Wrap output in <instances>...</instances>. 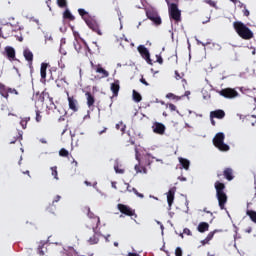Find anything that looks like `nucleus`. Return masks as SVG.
<instances>
[{
	"label": "nucleus",
	"mask_w": 256,
	"mask_h": 256,
	"mask_svg": "<svg viewBox=\"0 0 256 256\" xmlns=\"http://www.w3.org/2000/svg\"><path fill=\"white\" fill-rule=\"evenodd\" d=\"M233 27L236 33L239 35V37H241V39H244L245 41H249V39H253V36H254L253 31H251L249 27L245 25V23L241 21H235L233 23Z\"/></svg>",
	"instance_id": "f257e3e1"
},
{
	"label": "nucleus",
	"mask_w": 256,
	"mask_h": 256,
	"mask_svg": "<svg viewBox=\"0 0 256 256\" xmlns=\"http://www.w3.org/2000/svg\"><path fill=\"white\" fill-rule=\"evenodd\" d=\"M216 197L218 199L220 209H225L227 203V194L225 193V184L221 182L215 183Z\"/></svg>",
	"instance_id": "f03ea898"
},
{
	"label": "nucleus",
	"mask_w": 256,
	"mask_h": 256,
	"mask_svg": "<svg viewBox=\"0 0 256 256\" xmlns=\"http://www.w3.org/2000/svg\"><path fill=\"white\" fill-rule=\"evenodd\" d=\"M213 144L219 149V151H229L230 147L225 143V134L218 132L213 138Z\"/></svg>",
	"instance_id": "7ed1b4c3"
},
{
	"label": "nucleus",
	"mask_w": 256,
	"mask_h": 256,
	"mask_svg": "<svg viewBox=\"0 0 256 256\" xmlns=\"http://www.w3.org/2000/svg\"><path fill=\"white\" fill-rule=\"evenodd\" d=\"M168 11H169L170 19H173L177 23L181 21V10H179V6H177V4L175 3L169 4L168 2Z\"/></svg>",
	"instance_id": "20e7f679"
},
{
	"label": "nucleus",
	"mask_w": 256,
	"mask_h": 256,
	"mask_svg": "<svg viewBox=\"0 0 256 256\" xmlns=\"http://www.w3.org/2000/svg\"><path fill=\"white\" fill-rule=\"evenodd\" d=\"M146 16L152 23L156 26L161 25L162 20L161 16H159V13H157V10L155 8H147L146 9Z\"/></svg>",
	"instance_id": "39448f33"
},
{
	"label": "nucleus",
	"mask_w": 256,
	"mask_h": 256,
	"mask_svg": "<svg viewBox=\"0 0 256 256\" xmlns=\"http://www.w3.org/2000/svg\"><path fill=\"white\" fill-rule=\"evenodd\" d=\"M137 49L142 59H145L148 65H153V60H151V53L149 52V49H147L145 45H139Z\"/></svg>",
	"instance_id": "423d86ee"
},
{
	"label": "nucleus",
	"mask_w": 256,
	"mask_h": 256,
	"mask_svg": "<svg viewBox=\"0 0 256 256\" xmlns=\"http://www.w3.org/2000/svg\"><path fill=\"white\" fill-rule=\"evenodd\" d=\"M219 95L225 99H235V97H239V92L233 88H226L219 91Z\"/></svg>",
	"instance_id": "0eeeda50"
},
{
	"label": "nucleus",
	"mask_w": 256,
	"mask_h": 256,
	"mask_svg": "<svg viewBox=\"0 0 256 256\" xmlns=\"http://www.w3.org/2000/svg\"><path fill=\"white\" fill-rule=\"evenodd\" d=\"M98 227H99V226H97V224L90 226V229L93 230V233H94V234H93L92 237H90V238L88 239L89 245H97V243H99V237L101 236V232H99V230H97Z\"/></svg>",
	"instance_id": "6e6552de"
},
{
	"label": "nucleus",
	"mask_w": 256,
	"mask_h": 256,
	"mask_svg": "<svg viewBox=\"0 0 256 256\" xmlns=\"http://www.w3.org/2000/svg\"><path fill=\"white\" fill-rule=\"evenodd\" d=\"M84 21L86 25L89 27V29H92V31H94L98 35H103V33L101 32V29H99V24L97 23V21L91 18H84Z\"/></svg>",
	"instance_id": "1a4fd4ad"
},
{
	"label": "nucleus",
	"mask_w": 256,
	"mask_h": 256,
	"mask_svg": "<svg viewBox=\"0 0 256 256\" xmlns=\"http://www.w3.org/2000/svg\"><path fill=\"white\" fill-rule=\"evenodd\" d=\"M118 210L120 211V213H123V215H127L128 217H137V214H135V210L131 209L127 205L118 204Z\"/></svg>",
	"instance_id": "9d476101"
},
{
	"label": "nucleus",
	"mask_w": 256,
	"mask_h": 256,
	"mask_svg": "<svg viewBox=\"0 0 256 256\" xmlns=\"http://www.w3.org/2000/svg\"><path fill=\"white\" fill-rule=\"evenodd\" d=\"M152 129L157 135H163L165 133V126L160 122H155L152 125Z\"/></svg>",
	"instance_id": "9b49d317"
},
{
	"label": "nucleus",
	"mask_w": 256,
	"mask_h": 256,
	"mask_svg": "<svg viewBox=\"0 0 256 256\" xmlns=\"http://www.w3.org/2000/svg\"><path fill=\"white\" fill-rule=\"evenodd\" d=\"M175 191H177V188L172 187L167 193V203L169 207H171V205H173V201H175Z\"/></svg>",
	"instance_id": "f8f14e48"
},
{
	"label": "nucleus",
	"mask_w": 256,
	"mask_h": 256,
	"mask_svg": "<svg viewBox=\"0 0 256 256\" xmlns=\"http://www.w3.org/2000/svg\"><path fill=\"white\" fill-rule=\"evenodd\" d=\"M5 55L9 59V61H14L15 60V48L11 46H6L5 47Z\"/></svg>",
	"instance_id": "ddd939ff"
},
{
	"label": "nucleus",
	"mask_w": 256,
	"mask_h": 256,
	"mask_svg": "<svg viewBox=\"0 0 256 256\" xmlns=\"http://www.w3.org/2000/svg\"><path fill=\"white\" fill-rule=\"evenodd\" d=\"M225 117V111L219 109L210 112V119H223Z\"/></svg>",
	"instance_id": "4468645a"
},
{
	"label": "nucleus",
	"mask_w": 256,
	"mask_h": 256,
	"mask_svg": "<svg viewBox=\"0 0 256 256\" xmlns=\"http://www.w3.org/2000/svg\"><path fill=\"white\" fill-rule=\"evenodd\" d=\"M67 95H68L69 109H71L74 112L78 111L79 108L77 107V100L69 96V92H67Z\"/></svg>",
	"instance_id": "2eb2a0df"
},
{
	"label": "nucleus",
	"mask_w": 256,
	"mask_h": 256,
	"mask_svg": "<svg viewBox=\"0 0 256 256\" xmlns=\"http://www.w3.org/2000/svg\"><path fill=\"white\" fill-rule=\"evenodd\" d=\"M178 161L181 165L180 169H185L186 171H189V167L191 165V162L183 157H179Z\"/></svg>",
	"instance_id": "dca6fc26"
},
{
	"label": "nucleus",
	"mask_w": 256,
	"mask_h": 256,
	"mask_svg": "<svg viewBox=\"0 0 256 256\" xmlns=\"http://www.w3.org/2000/svg\"><path fill=\"white\" fill-rule=\"evenodd\" d=\"M96 73L102 75V79L109 77V72L101 64L96 65Z\"/></svg>",
	"instance_id": "f3484780"
},
{
	"label": "nucleus",
	"mask_w": 256,
	"mask_h": 256,
	"mask_svg": "<svg viewBox=\"0 0 256 256\" xmlns=\"http://www.w3.org/2000/svg\"><path fill=\"white\" fill-rule=\"evenodd\" d=\"M114 97H117L119 95V89H120V86H119V80H116L114 81L112 84H111V87H110Z\"/></svg>",
	"instance_id": "a211bd4d"
},
{
	"label": "nucleus",
	"mask_w": 256,
	"mask_h": 256,
	"mask_svg": "<svg viewBox=\"0 0 256 256\" xmlns=\"http://www.w3.org/2000/svg\"><path fill=\"white\" fill-rule=\"evenodd\" d=\"M23 56L28 61V63H33V52L29 48H25L23 51Z\"/></svg>",
	"instance_id": "6ab92c4d"
},
{
	"label": "nucleus",
	"mask_w": 256,
	"mask_h": 256,
	"mask_svg": "<svg viewBox=\"0 0 256 256\" xmlns=\"http://www.w3.org/2000/svg\"><path fill=\"white\" fill-rule=\"evenodd\" d=\"M87 211H88L89 219H93V223H95L94 225H97V227H99V223H101V220L99 219V217L95 216V214H93V212H91L90 208H87Z\"/></svg>",
	"instance_id": "aec40b11"
},
{
	"label": "nucleus",
	"mask_w": 256,
	"mask_h": 256,
	"mask_svg": "<svg viewBox=\"0 0 256 256\" xmlns=\"http://www.w3.org/2000/svg\"><path fill=\"white\" fill-rule=\"evenodd\" d=\"M197 231H199V233H205V231H209V223L200 222L197 226Z\"/></svg>",
	"instance_id": "412c9836"
},
{
	"label": "nucleus",
	"mask_w": 256,
	"mask_h": 256,
	"mask_svg": "<svg viewBox=\"0 0 256 256\" xmlns=\"http://www.w3.org/2000/svg\"><path fill=\"white\" fill-rule=\"evenodd\" d=\"M40 75H41V79L42 81L47 78V63H42L41 64V68H40Z\"/></svg>",
	"instance_id": "4be33fe9"
},
{
	"label": "nucleus",
	"mask_w": 256,
	"mask_h": 256,
	"mask_svg": "<svg viewBox=\"0 0 256 256\" xmlns=\"http://www.w3.org/2000/svg\"><path fill=\"white\" fill-rule=\"evenodd\" d=\"M86 97H87V105L88 107H93L95 105V97L91 95V92H86Z\"/></svg>",
	"instance_id": "5701e85b"
},
{
	"label": "nucleus",
	"mask_w": 256,
	"mask_h": 256,
	"mask_svg": "<svg viewBox=\"0 0 256 256\" xmlns=\"http://www.w3.org/2000/svg\"><path fill=\"white\" fill-rule=\"evenodd\" d=\"M135 157H136V161H138V164H136L134 166V169L136 171V173H143V171L141 169H139V165L141 164V159L139 158V151L137 150V148L135 149Z\"/></svg>",
	"instance_id": "b1692460"
},
{
	"label": "nucleus",
	"mask_w": 256,
	"mask_h": 256,
	"mask_svg": "<svg viewBox=\"0 0 256 256\" xmlns=\"http://www.w3.org/2000/svg\"><path fill=\"white\" fill-rule=\"evenodd\" d=\"M224 177L227 181H233V169L227 168L224 170Z\"/></svg>",
	"instance_id": "393cba45"
},
{
	"label": "nucleus",
	"mask_w": 256,
	"mask_h": 256,
	"mask_svg": "<svg viewBox=\"0 0 256 256\" xmlns=\"http://www.w3.org/2000/svg\"><path fill=\"white\" fill-rule=\"evenodd\" d=\"M125 185H127V191L129 193L136 194V196L139 197L140 199H143V197H145L142 193H139L135 188H131V186L128 183H126Z\"/></svg>",
	"instance_id": "a878e982"
},
{
	"label": "nucleus",
	"mask_w": 256,
	"mask_h": 256,
	"mask_svg": "<svg viewBox=\"0 0 256 256\" xmlns=\"http://www.w3.org/2000/svg\"><path fill=\"white\" fill-rule=\"evenodd\" d=\"M0 95L4 97V99L9 98V92L7 91V88L5 87V85L1 83H0Z\"/></svg>",
	"instance_id": "bb28decb"
},
{
	"label": "nucleus",
	"mask_w": 256,
	"mask_h": 256,
	"mask_svg": "<svg viewBox=\"0 0 256 256\" xmlns=\"http://www.w3.org/2000/svg\"><path fill=\"white\" fill-rule=\"evenodd\" d=\"M114 171H115V173H117L119 175H123V173H125L124 169L119 168V160L118 159L115 160Z\"/></svg>",
	"instance_id": "cd10ccee"
},
{
	"label": "nucleus",
	"mask_w": 256,
	"mask_h": 256,
	"mask_svg": "<svg viewBox=\"0 0 256 256\" xmlns=\"http://www.w3.org/2000/svg\"><path fill=\"white\" fill-rule=\"evenodd\" d=\"M132 97H133V101H135V103H141V94H139V92L133 90L132 92Z\"/></svg>",
	"instance_id": "c85d7f7f"
},
{
	"label": "nucleus",
	"mask_w": 256,
	"mask_h": 256,
	"mask_svg": "<svg viewBox=\"0 0 256 256\" xmlns=\"http://www.w3.org/2000/svg\"><path fill=\"white\" fill-rule=\"evenodd\" d=\"M78 13H79L80 16H82V19H84V20L89 19V17L87 16V15H89V12L86 11L85 9L79 8Z\"/></svg>",
	"instance_id": "c756f323"
},
{
	"label": "nucleus",
	"mask_w": 256,
	"mask_h": 256,
	"mask_svg": "<svg viewBox=\"0 0 256 256\" xmlns=\"http://www.w3.org/2000/svg\"><path fill=\"white\" fill-rule=\"evenodd\" d=\"M246 214L248 215V217H250L251 221H253V223H256V212L253 210H247Z\"/></svg>",
	"instance_id": "7c9ffc66"
},
{
	"label": "nucleus",
	"mask_w": 256,
	"mask_h": 256,
	"mask_svg": "<svg viewBox=\"0 0 256 256\" xmlns=\"http://www.w3.org/2000/svg\"><path fill=\"white\" fill-rule=\"evenodd\" d=\"M63 17H64V19H70V20L75 19V17H73V14H71V11H69V9H66L64 11Z\"/></svg>",
	"instance_id": "2f4dec72"
},
{
	"label": "nucleus",
	"mask_w": 256,
	"mask_h": 256,
	"mask_svg": "<svg viewBox=\"0 0 256 256\" xmlns=\"http://www.w3.org/2000/svg\"><path fill=\"white\" fill-rule=\"evenodd\" d=\"M44 245H45L44 241H41L40 244L38 245V255L40 256L45 255V251H43Z\"/></svg>",
	"instance_id": "473e14b6"
},
{
	"label": "nucleus",
	"mask_w": 256,
	"mask_h": 256,
	"mask_svg": "<svg viewBox=\"0 0 256 256\" xmlns=\"http://www.w3.org/2000/svg\"><path fill=\"white\" fill-rule=\"evenodd\" d=\"M122 126V127H121ZM121 128V129H120ZM116 129H120V131L123 133H125V129H127V126L125 124H123V122H119L118 124H116Z\"/></svg>",
	"instance_id": "72a5a7b5"
},
{
	"label": "nucleus",
	"mask_w": 256,
	"mask_h": 256,
	"mask_svg": "<svg viewBox=\"0 0 256 256\" xmlns=\"http://www.w3.org/2000/svg\"><path fill=\"white\" fill-rule=\"evenodd\" d=\"M51 171H52V176L54 177V179H56V181H59V176L57 173V166L51 167Z\"/></svg>",
	"instance_id": "f704fd0d"
},
{
	"label": "nucleus",
	"mask_w": 256,
	"mask_h": 256,
	"mask_svg": "<svg viewBox=\"0 0 256 256\" xmlns=\"http://www.w3.org/2000/svg\"><path fill=\"white\" fill-rule=\"evenodd\" d=\"M67 256H79V254H77V251H75V249L73 248H69L66 252Z\"/></svg>",
	"instance_id": "c9c22d12"
},
{
	"label": "nucleus",
	"mask_w": 256,
	"mask_h": 256,
	"mask_svg": "<svg viewBox=\"0 0 256 256\" xmlns=\"http://www.w3.org/2000/svg\"><path fill=\"white\" fill-rule=\"evenodd\" d=\"M66 83V85H69V83H67V81L65 80V78H62L60 80H56V85L57 87H63V84Z\"/></svg>",
	"instance_id": "e433bc0d"
},
{
	"label": "nucleus",
	"mask_w": 256,
	"mask_h": 256,
	"mask_svg": "<svg viewBox=\"0 0 256 256\" xmlns=\"http://www.w3.org/2000/svg\"><path fill=\"white\" fill-rule=\"evenodd\" d=\"M59 155H60V157H68L69 156V151H67V149H65V148H62L59 151Z\"/></svg>",
	"instance_id": "4c0bfd02"
},
{
	"label": "nucleus",
	"mask_w": 256,
	"mask_h": 256,
	"mask_svg": "<svg viewBox=\"0 0 256 256\" xmlns=\"http://www.w3.org/2000/svg\"><path fill=\"white\" fill-rule=\"evenodd\" d=\"M30 118H24L20 121V125L22 129H27V122L29 121Z\"/></svg>",
	"instance_id": "58836bf2"
},
{
	"label": "nucleus",
	"mask_w": 256,
	"mask_h": 256,
	"mask_svg": "<svg viewBox=\"0 0 256 256\" xmlns=\"http://www.w3.org/2000/svg\"><path fill=\"white\" fill-rule=\"evenodd\" d=\"M58 7H67V0H57Z\"/></svg>",
	"instance_id": "ea45409f"
},
{
	"label": "nucleus",
	"mask_w": 256,
	"mask_h": 256,
	"mask_svg": "<svg viewBox=\"0 0 256 256\" xmlns=\"http://www.w3.org/2000/svg\"><path fill=\"white\" fill-rule=\"evenodd\" d=\"M175 255L176 256H183V250L181 249V247L176 248Z\"/></svg>",
	"instance_id": "a19ab883"
},
{
	"label": "nucleus",
	"mask_w": 256,
	"mask_h": 256,
	"mask_svg": "<svg viewBox=\"0 0 256 256\" xmlns=\"http://www.w3.org/2000/svg\"><path fill=\"white\" fill-rule=\"evenodd\" d=\"M215 236V231L213 232H209V234L206 237V240L211 241V239H213V237Z\"/></svg>",
	"instance_id": "79ce46f5"
},
{
	"label": "nucleus",
	"mask_w": 256,
	"mask_h": 256,
	"mask_svg": "<svg viewBox=\"0 0 256 256\" xmlns=\"http://www.w3.org/2000/svg\"><path fill=\"white\" fill-rule=\"evenodd\" d=\"M183 233H184V235H188V236L193 235V233H191V230L189 228H184Z\"/></svg>",
	"instance_id": "37998d69"
},
{
	"label": "nucleus",
	"mask_w": 256,
	"mask_h": 256,
	"mask_svg": "<svg viewBox=\"0 0 256 256\" xmlns=\"http://www.w3.org/2000/svg\"><path fill=\"white\" fill-rule=\"evenodd\" d=\"M206 3H208V5H210L211 7H216L217 3H215V1L213 0H205Z\"/></svg>",
	"instance_id": "c03bdc74"
},
{
	"label": "nucleus",
	"mask_w": 256,
	"mask_h": 256,
	"mask_svg": "<svg viewBox=\"0 0 256 256\" xmlns=\"http://www.w3.org/2000/svg\"><path fill=\"white\" fill-rule=\"evenodd\" d=\"M168 107L170 111H177V106H175V104H169Z\"/></svg>",
	"instance_id": "a18cd8bd"
},
{
	"label": "nucleus",
	"mask_w": 256,
	"mask_h": 256,
	"mask_svg": "<svg viewBox=\"0 0 256 256\" xmlns=\"http://www.w3.org/2000/svg\"><path fill=\"white\" fill-rule=\"evenodd\" d=\"M59 201H61V196L60 195H57L54 200L52 201L53 204L55 203H59Z\"/></svg>",
	"instance_id": "49530a36"
},
{
	"label": "nucleus",
	"mask_w": 256,
	"mask_h": 256,
	"mask_svg": "<svg viewBox=\"0 0 256 256\" xmlns=\"http://www.w3.org/2000/svg\"><path fill=\"white\" fill-rule=\"evenodd\" d=\"M45 43H47V41H53V37L49 36V34H45Z\"/></svg>",
	"instance_id": "de8ad7c7"
},
{
	"label": "nucleus",
	"mask_w": 256,
	"mask_h": 256,
	"mask_svg": "<svg viewBox=\"0 0 256 256\" xmlns=\"http://www.w3.org/2000/svg\"><path fill=\"white\" fill-rule=\"evenodd\" d=\"M157 58V63H159L160 65L163 64V58L161 57V55H156Z\"/></svg>",
	"instance_id": "09e8293b"
},
{
	"label": "nucleus",
	"mask_w": 256,
	"mask_h": 256,
	"mask_svg": "<svg viewBox=\"0 0 256 256\" xmlns=\"http://www.w3.org/2000/svg\"><path fill=\"white\" fill-rule=\"evenodd\" d=\"M175 79H177V81H179V79H183V76H181V74H179L178 71H175Z\"/></svg>",
	"instance_id": "8fccbe9b"
},
{
	"label": "nucleus",
	"mask_w": 256,
	"mask_h": 256,
	"mask_svg": "<svg viewBox=\"0 0 256 256\" xmlns=\"http://www.w3.org/2000/svg\"><path fill=\"white\" fill-rule=\"evenodd\" d=\"M237 3H238V7H240V9H245L247 6L245 5V4H243V2H241V1H237Z\"/></svg>",
	"instance_id": "3c124183"
},
{
	"label": "nucleus",
	"mask_w": 256,
	"mask_h": 256,
	"mask_svg": "<svg viewBox=\"0 0 256 256\" xmlns=\"http://www.w3.org/2000/svg\"><path fill=\"white\" fill-rule=\"evenodd\" d=\"M36 121L37 123L41 121V114H39V111H36Z\"/></svg>",
	"instance_id": "603ef678"
},
{
	"label": "nucleus",
	"mask_w": 256,
	"mask_h": 256,
	"mask_svg": "<svg viewBox=\"0 0 256 256\" xmlns=\"http://www.w3.org/2000/svg\"><path fill=\"white\" fill-rule=\"evenodd\" d=\"M59 52L61 53V55H67V50L63 47H60Z\"/></svg>",
	"instance_id": "864d4df0"
},
{
	"label": "nucleus",
	"mask_w": 256,
	"mask_h": 256,
	"mask_svg": "<svg viewBox=\"0 0 256 256\" xmlns=\"http://www.w3.org/2000/svg\"><path fill=\"white\" fill-rule=\"evenodd\" d=\"M166 99H175V94H173V93H168V94L166 95Z\"/></svg>",
	"instance_id": "5fc2aeb1"
},
{
	"label": "nucleus",
	"mask_w": 256,
	"mask_h": 256,
	"mask_svg": "<svg viewBox=\"0 0 256 256\" xmlns=\"http://www.w3.org/2000/svg\"><path fill=\"white\" fill-rule=\"evenodd\" d=\"M243 14L245 15V17H249L250 12L248 11L247 7H246V8H244V10H243Z\"/></svg>",
	"instance_id": "6e6d98bb"
},
{
	"label": "nucleus",
	"mask_w": 256,
	"mask_h": 256,
	"mask_svg": "<svg viewBox=\"0 0 256 256\" xmlns=\"http://www.w3.org/2000/svg\"><path fill=\"white\" fill-rule=\"evenodd\" d=\"M140 82H141L143 85H146V87H149V83H147V80H145L144 78H141V79H140Z\"/></svg>",
	"instance_id": "4d7b16f0"
},
{
	"label": "nucleus",
	"mask_w": 256,
	"mask_h": 256,
	"mask_svg": "<svg viewBox=\"0 0 256 256\" xmlns=\"http://www.w3.org/2000/svg\"><path fill=\"white\" fill-rule=\"evenodd\" d=\"M97 193H99L102 197H107V194L103 193L99 188H96Z\"/></svg>",
	"instance_id": "13d9d810"
},
{
	"label": "nucleus",
	"mask_w": 256,
	"mask_h": 256,
	"mask_svg": "<svg viewBox=\"0 0 256 256\" xmlns=\"http://www.w3.org/2000/svg\"><path fill=\"white\" fill-rule=\"evenodd\" d=\"M65 43H66L65 38H62V39L60 40V47H63V46L65 45Z\"/></svg>",
	"instance_id": "bf43d9fd"
},
{
	"label": "nucleus",
	"mask_w": 256,
	"mask_h": 256,
	"mask_svg": "<svg viewBox=\"0 0 256 256\" xmlns=\"http://www.w3.org/2000/svg\"><path fill=\"white\" fill-rule=\"evenodd\" d=\"M202 245H207L209 243V240L205 238L204 240L201 241Z\"/></svg>",
	"instance_id": "052dcab7"
},
{
	"label": "nucleus",
	"mask_w": 256,
	"mask_h": 256,
	"mask_svg": "<svg viewBox=\"0 0 256 256\" xmlns=\"http://www.w3.org/2000/svg\"><path fill=\"white\" fill-rule=\"evenodd\" d=\"M117 13H118L119 21L121 23V19H123V15H121V11H119V10H118Z\"/></svg>",
	"instance_id": "680f3d73"
},
{
	"label": "nucleus",
	"mask_w": 256,
	"mask_h": 256,
	"mask_svg": "<svg viewBox=\"0 0 256 256\" xmlns=\"http://www.w3.org/2000/svg\"><path fill=\"white\" fill-rule=\"evenodd\" d=\"M111 185L113 189H117V182H112Z\"/></svg>",
	"instance_id": "e2e57ef3"
},
{
	"label": "nucleus",
	"mask_w": 256,
	"mask_h": 256,
	"mask_svg": "<svg viewBox=\"0 0 256 256\" xmlns=\"http://www.w3.org/2000/svg\"><path fill=\"white\" fill-rule=\"evenodd\" d=\"M178 179H179V181H187V178H186V177H181V176H179Z\"/></svg>",
	"instance_id": "0e129e2a"
},
{
	"label": "nucleus",
	"mask_w": 256,
	"mask_h": 256,
	"mask_svg": "<svg viewBox=\"0 0 256 256\" xmlns=\"http://www.w3.org/2000/svg\"><path fill=\"white\" fill-rule=\"evenodd\" d=\"M128 256H139V254H137V253H132V252H129V253H128Z\"/></svg>",
	"instance_id": "69168bd1"
},
{
	"label": "nucleus",
	"mask_w": 256,
	"mask_h": 256,
	"mask_svg": "<svg viewBox=\"0 0 256 256\" xmlns=\"http://www.w3.org/2000/svg\"><path fill=\"white\" fill-rule=\"evenodd\" d=\"M40 142H41V143H44V144H47V140H45V138H41V139H40Z\"/></svg>",
	"instance_id": "338daca9"
},
{
	"label": "nucleus",
	"mask_w": 256,
	"mask_h": 256,
	"mask_svg": "<svg viewBox=\"0 0 256 256\" xmlns=\"http://www.w3.org/2000/svg\"><path fill=\"white\" fill-rule=\"evenodd\" d=\"M105 131H107V128H104L102 131H100L99 135H103V133H105Z\"/></svg>",
	"instance_id": "774afa93"
}]
</instances>
